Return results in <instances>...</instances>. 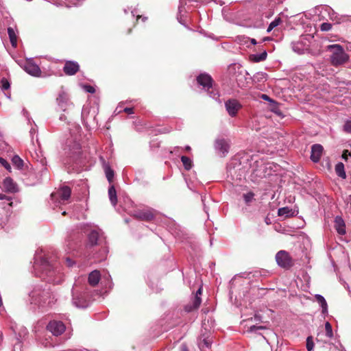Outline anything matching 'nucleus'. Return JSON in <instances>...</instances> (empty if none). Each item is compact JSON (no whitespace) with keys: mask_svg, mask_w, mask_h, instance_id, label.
I'll use <instances>...</instances> for the list:
<instances>
[{"mask_svg":"<svg viewBox=\"0 0 351 351\" xmlns=\"http://www.w3.org/2000/svg\"><path fill=\"white\" fill-rule=\"evenodd\" d=\"M34 263V269L38 271L40 277L47 282L59 284L63 280L64 275L60 267L51 265L47 259L41 256H36Z\"/></svg>","mask_w":351,"mask_h":351,"instance_id":"1","label":"nucleus"},{"mask_svg":"<svg viewBox=\"0 0 351 351\" xmlns=\"http://www.w3.org/2000/svg\"><path fill=\"white\" fill-rule=\"evenodd\" d=\"M327 49L331 52L330 59L333 66H340L348 61L349 56L346 53L341 45L337 44L330 45L328 46Z\"/></svg>","mask_w":351,"mask_h":351,"instance_id":"2","label":"nucleus"},{"mask_svg":"<svg viewBox=\"0 0 351 351\" xmlns=\"http://www.w3.org/2000/svg\"><path fill=\"white\" fill-rule=\"evenodd\" d=\"M32 302L40 305H51L54 302L55 297L48 289H35L30 293Z\"/></svg>","mask_w":351,"mask_h":351,"instance_id":"3","label":"nucleus"},{"mask_svg":"<svg viewBox=\"0 0 351 351\" xmlns=\"http://www.w3.org/2000/svg\"><path fill=\"white\" fill-rule=\"evenodd\" d=\"M197 82L199 85L202 86L204 89L208 92V95L213 99L217 100L219 94L217 90L213 88V79L210 75L207 73H202L197 77Z\"/></svg>","mask_w":351,"mask_h":351,"instance_id":"4","label":"nucleus"},{"mask_svg":"<svg viewBox=\"0 0 351 351\" xmlns=\"http://www.w3.org/2000/svg\"><path fill=\"white\" fill-rule=\"evenodd\" d=\"M71 194V189L69 186H62L57 192L51 195V200L54 202L55 206H58V204H63L67 202Z\"/></svg>","mask_w":351,"mask_h":351,"instance_id":"5","label":"nucleus"},{"mask_svg":"<svg viewBox=\"0 0 351 351\" xmlns=\"http://www.w3.org/2000/svg\"><path fill=\"white\" fill-rule=\"evenodd\" d=\"M56 103L59 109L63 112H66L71 106L73 103L70 100L69 94L62 88L56 98Z\"/></svg>","mask_w":351,"mask_h":351,"instance_id":"6","label":"nucleus"},{"mask_svg":"<svg viewBox=\"0 0 351 351\" xmlns=\"http://www.w3.org/2000/svg\"><path fill=\"white\" fill-rule=\"evenodd\" d=\"M276 261L278 266L285 269H289L293 265L289 254L285 250H280L276 254Z\"/></svg>","mask_w":351,"mask_h":351,"instance_id":"7","label":"nucleus"},{"mask_svg":"<svg viewBox=\"0 0 351 351\" xmlns=\"http://www.w3.org/2000/svg\"><path fill=\"white\" fill-rule=\"evenodd\" d=\"M226 110L231 117L237 116L238 112L241 109L242 105L241 103L235 99H230L225 101Z\"/></svg>","mask_w":351,"mask_h":351,"instance_id":"8","label":"nucleus"},{"mask_svg":"<svg viewBox=\"0 0 351 351\" xmlns=\"http://www.w3.org/2000/svg\"><path fill=\"white\" fill-rule=\"evenodd\" d=\"M215 148L220 156L224 157L229 152L230 143L224 138H218L215 141Z\"/></svg>","mask_w":351,"mask_h":351,"instance_id":"9","label":"nucleus"},{"mask_svg":"<svg viewBox=\"0 0 351 351\" xmlns=\"http://www.w3.org/2000/svg\"><path fill=\"white\" fill-rule=\"evenodd\" d=\"M80 145L77 141L70 139L66 141L64 151L69 157H74L75 154L80 153Z\"/></svg>","mask_w":351,"mask_h":351,"instance_id":"10","label":"nucleus"},{"mask_svg":"<svg viewBox=\"0 0 351 351\" xmlns=\"http://www.w3.org/2000/svg\"><path fill=\"white\" fill-rule=\"evenodd\" d=\"M47 328L53 335L58 336L64 332L66 327L62 322L53 320L48 324Z\"/></svg>","mask_w":351,"mask_h":351,"instance_id":"11","label":"nucleus"},{"mask_svg":"<svg viewBox=\"0 0 351 351\" xmlns=\"http://www.w3.org/2000/svg\"><path fill=\"white\" fill-rule=\"evenodd\" d=\"M101 239V232L100 230H92L88 234V243L87 245L93 247L94 245L99 244Z\"/></svg>","mask_w":351,"mask_h":351,"instance_id":"12","label":"nucleus"},{"mask_svg":"<svg viewBox=\"0 0 351 351\" xmlns=\"http://www.w3.org/2000/svg\"><path fill=\"white\" fill-rule=\"evenodd\" d=\"M324 148L320 144H314L311 147V159L314 162L319 161Z\"/></svg>","mask_w":351,"mask_h":351,"instance_id":"13","label":"nucleus"},{"mask_svg":"<svg viewBox=\"0 0 351 351\" xmlns=\"http://www.w3.org/2000/svg\"><path fill=\"white\" fill-rule=\"evenodd\" d=\"M80 66L77 62L74 61L66 62L63 71L68 75H73L75 74L79 70Z\"/></svg>","mask_w":351,"mask_h":351,"instance_id":"14","label":"nucleus"},{"mask_svg":"<svg viewBox=\"0 0 351 351\" xmlns=\"http://www.w3.org/2000/svg\"><path fill=\"white\" fill-rule=\"evenodd\" d=\"M24 69L27 73L34 77H38L41 74V71L39 66L31 61H29L25 64Z\"/></svg>","mask_w":351,"mask_h":351,"instance_id":"15","label":"nucleus"},{"mask_svg":"<svg viewBox=\"0 0 351 351\" xmlns=\"http://www.w3.org/2000/svg\"><path fill=\"white\" fill-rule=\"evenodd\" d=\"M72 302L73 305L77 308H86L88 305V303L86 301V300L81 295H77L75 290L73 291Z\"/></svg>","mask_w":351,"mask_h":351,"instance_id":"16","label":"nucleus"},{"mask_svg":"<svg viewBox=\"0 0 351 351\" xmlns=\"http://www.w3.org/2000/svg\"><path fill=\"white\" fill-rule=\"evenodd\" d=\"M334 223V228L337 233L340 235H344L346 233V224L342 217L337 216L335 218Z\"/></svg>","mask_w":351,"mask_h":351,"instance_id":"17","label":"nucleus"},{"mask_svg":"<svg viewBox=\"0 0 351 351\" xmlns=\"http://www.w3.org/2000/svg\"><path fill=\"white\" fill-rule=\"evenodd\" d=\"M3 185L6 191L10 193H16L18 191V186L16 182L10 178H5L3 180Z\"/></svg>","mask_w":351,"mask_h":351,"instance_id":"18","label":"nucleus"},{"mask_svg":"<svg viewBox=\"0 0 351 351\" xmlns=\"http://www.w3.org/2000/svg\"><path fill=\"white\" fill-rule=\"evenodd\" d=\"M241 68H240L239 65L235 64L230 65L228 68L230 74L232 75V77L234 78V80H235L237 82L238 85L239 86L241 85L239 82L240 79H239V77L243 76V74H242L241 71H239L238 74H237L236 70L237 69L239 70Z\"/></svg>","mask_w":351,"mask_h":351,"instance_id":"19","label":"nucleus"},{"mask_svg":"<svg viewBox=\"0 0 351 351\" xmlns=\"http://www.w3.org/2000/svg\"><path fill=\"white\" fill-rule=\"evenodd\" d=\"M101 278V275L99 271L94 270L90 273L88 278V281L90 285L95 287L96 286Z\"/></svg>","mask_w":351,"mask_h":351,"instance_id":"20","label":"nucleus"},{"mask_svg":"<svg viewBox=\"0 0 351 351\" xmlns=\"http://www.w3.org/2000/svg\"><path fill=\"white\" fill-rule=\"evenodd\" d=\"M315 297L317 302L319 304L320 306L322 307V313H326L328 312V304L325 298L322 295L319 294H316Z\"/></svg>","mask_w":351,"mask_h":351,"instance_id":"21","label":"nucleus"},{"mask_svg":"<svg viewBox=\"0 0 351 351\" xmlns=\"http://www.w3.org/2000/svg\"><path fill=\"white\" fill-rule=\"evenodd\" d=\"M8 34L9 36L10 41L13 47H16L17 45V36L12 27L8 28Z\"/></svg>","mask_w":351,"mask_h":351,"instance_id":"22","label":"nucleus"},{"mask_svg":"<svg viewBox=\"0 0 351 351\" xmlns=\"http://www.w3.org/2000/svg\"><path fill=\"white\" fill-rule=\"evenodd\" d=\"M108 196L111 204L114 206L117 202V192L114 185H111L108 189Z\"/></svg>","mask_w":351,"mask_h":351,"instance_id":"23","label":"nucleus"},{"mask_svg":"<svg viewBox=\"0 0 351 351\" xmlns=\"http://www.w3.org/2000/svg\"><path fill=\"white\" fill-rule=\"evenodd\" d=\"M137 217L142 220L150 221L154 218V215L149 210L141 211L137 214Z\"/></svg>","mask_w":351,"mask_h":351,"instance_id":"24","label":"nucleus"},{"mask_svg":"<svg viewBox=\"0 0 351 351\" xmlns=\"http://www.w3.org/2000/svg\"><path fill=\"white\" fill-rule=\"evenodd\" d=\"M335 171L338 176L343 179L346 178V174L344 170V165L342 162H339L336 165Z\"/></svg>","mask_w":351,"mask_h":351,"instance_id":"25","label":"nucleus"},{"mask_svg":"<svg viewBox=\"0 0 351 351\" xmlns=\"http://www.w3.org/2000/svg\"><path fill=\"white\" fill-rule=\"evenodd\" d=\"M267 53L265 51L261 53L254 54L251 56V59L255 62H259L267 58Z\"/></svg>","mask_w":351,"mask_h":351,"instance_id":"26","label":"nucleus"},{"mask_svg":"<svg viewBox=\"0 0 351 351\" xmlns=\"http://www.w3.org/2000/svg\"><path fill=\"white\" fill-rule=\"evenodd\" d=\"M181 161L183 163L184 167L186 170L189 171L192 168L193 161L189 157L182 156L181 157Z\"/></svg>","mask_w":351,"mask_h":351,"instance_id":"27","label":"nucleus"},{"mask_svg":"<svg viewBox=\"0 0 351 351\" xmlns=\"http://www.w3.org/2000/svg\"><path fill=\"white\" fill-rule=\"evenodd\" d=\"M278 215L280 217H287L291 216L293 215V212L292 210L288 207H283L278 209Z\"/></svg>","mask_w":351,"mask_h":351,"instance_id":"28","label":"nucleus"},{"mask_svg":"<svg viewBox=\"0 0 351 351\" xmlns=\"http://www.w3.org/2000/svg\"><path fill=\"white\" fill-rule=\"evenodd\" d=\"M293 50L298 54L304 53L305 49L301 43H292Z\"/></svg>","mask_w":351,"mask_h":351,"instance_id":"29","label":"nucleus"},{"mask_svg":"<svg viewBox=\"0 0 351 351\" xmlns=\"http://www.w3.org/2000/svg\"><path fill=\"white\" fill-rule=\"evenodd\" d=\"M12 162L18 169H21L23 167V160L18 155L12 157Z\"/></svg>","mask_w":351,"mask_h":351,"instance_id":"30","label":"nucleus"},{"mask_svg":"<svg viewBox=\"0 0 351 351\" xmlns=\"http://www.w3.org/2000/svg\"><path fill=\"white\" fill-rule=\"evenodd\" d=\"M186 3V0H180V5H179V7H178V12H179V14H180V16H178V19L179 21V22L182 24V25H184V23L183 22V19H182V12L184 11V5Z\"/></svg>","mask_w":351,"mask_h":351,"instance_id":"31","label":"nucleus"},{"mask_svg":"<svg viewBox=\"0 0 351 351\" xmlns=\"http://www.w3.org/2000/svg\"><path fill=\"white\" fill-rule=\"evenodd\" d=\"M210 345V341L206 339H204L198 343V346L202 351H204V348H209Z\"/></svg>","mask_w":351,"mask_h":351,"instance_id":"32","label":"nucleus"},{"mask_svg":"<svg viewBox=\"0 0 351 351\" xmlns=\"http://www.w3.org/2000/svg\"><path fill=\"white\" fill-rule=\"evenodd\" d=\"M105 173L109 182H112L114 178V171L109 167H105Z\"/></svg>","mask_w":351,"mask_h":351,"instance_id":"33","label":"nucleus"},{"mask_svg":"<svg viewBox=\"0 0 351 351\" xmlns=\"http://www.w3.org/2000/svg\"><path fill=\"white\" fill-rule=\"evenodd\" d=\"M281 22V19L280 18L275 19L267 27V32H271L274 27H277Z\"/></svg>","mask_w":351,"mask_h":351,"instance_id":"34","label":"nucleus"},{"mask_svg":"<svg viewBox=\"0 0 351 351\" xmlns=\"http://www.w3.org/2000/svg\"><path fill=\"white\" fill-rule=\"evenodd\" d=\"M326 335L328 337L332 338L333 337L332 328L331 324L327 322L325 324Z\"/></svg>","mask_w":351,"mask_h":351,"instance_id":"35","label":"nucleus"},{"mask_svg":"<svg viewBox=\"0 0 351 351\" xmlns=\"http://www.w3.org/2000/svg\"><path fill=\"white\" fill-rule=\"evenodd\" d=\"M254 79H256L258 81H265L267 80V74L263 72L256 73L254 75Z\"/></svg>","mask_w":351,"mask_h":351,"instance_id":"36","label":"nucleus"},{"mask_svg":"<svg viewBox=\"0 0 351 351\" xmlns=\"http://www.w3.org/2000/svg\"><path fill=\"white\" fill-rule=\"evenodd\" d=\"M261 98L263 99V100L265 101H269L271 105L274 107H276V105H277V102L276 101H274V99H272L271 98H270L266 94H262L261 95Z\"/></svg>","mask_w":351,"mask_h":351,"instance_id":"37","label":"nucleus"},{"mask_svg":"<svg viewBox=\"0 0 351 351\" xmlns=\"http://www.w3.org/2000/svg\"><path fill=\"white\" fill-rule=\"evenodd\" d=\"M343 130L348 134H351V119L346 120L343 126Z\"/></svg>","mask_w":351,"mask_h":351,"instance_id":"38","label":"nucleus"},{"mask_svg":"<svg viewBox=\"0 0 351 351\" xmlns=\"http://www.w3.org/2000/svg\"><path fill=\"white\" fill-rule=\"evenodd\" d=\"M254 194L252 192H249L243 195V199L246 204H249L254 199Z\"/></svg>","mask_w":351,"mask_h":351,"instance_id":"39","label":"nucleus"},{"mask_svg":"<svg viewBox=\"0 0 351 351\" xmlns=\"http://www.w3.org/2000/svg\"><path fill=\"white\" fill-rule=\"evenodd\" d=\"M314 348V343L312 337H308L306 339V349L311 351Z\"/></svg>","mask_w":351,"mask_h":351,"instance_id":"40","label":"nucleus"},{"mask_svg":"<svg viewBox=\"0 0 351 351\" xmlns=\"http://www.w3.org/2000/svg\"><path fill=\"white\" fill-rule=\"evenodd\" d=\"M0 164L3 166L8 171H11V166L8 162L3 158L0 157Z\"/></svg>","mask_w":351,"mask_h":351,"instance_id":"41","label":"nucleus"},{"mask_svg":"<svg viewBox=\"0 0 351 351\" xmlns=\"http://www.w3.org/2000/svg\"><path fill=\"white\" fill-rule=\"evenodd\" d=\"M13 351H23L22 343L19 339L14 345Z\"/></svg>","mask_w":351,"mask_h":351,"instance_id":"42","label":"nucleus"},{"mask_svg":"<svg viewBox=\"0 0 351 351\" xmlns=\"http://www.w3.org/2000/svg\"><path fill=\"white\" fill-rule=\"evenodd\" d=\"M263 329H265L264 326H257L253 325V326H250L247 331L250 332H256L258 330H263Z\"/></svg>","mask_w":351,"mask_h":351,"instance_id":"43","label":"nucleus"},{"mask_svg":"<svg viewBox=\"0 0 351 351\" xmlns=\"http://www.w3.org/2000/svg\"><path fill=\"white\" fill-rule=\"evenodd\" d=\"M1 88L3 90L8 89L10 86L9 82L5 78H3L1 80Z\"/></svg>","mask_w":351,"mask_h":351,"instance_id":"44","label":"nucleus"},{"mask_svg":"<svg viewBox=\"0 0 351 351\" xmlns=\"http://www.w3.org/2000/svg\"><path fill=\"white\" fill-rule=\"evenodd\" d=\"M82 88L87 93H94L95 92V88L90 85L84 84Z\"/></svg>","mask_w":351,"mask_h":351,"instance_id":"45","label":"nucleus"},{"mask_svg":"<svg viewBox=\"0 0 351 351\" xmlns=\"http://www.w3.org/2000/svg\"><path fill=\"white\" fill-rule=\"evenodd\" d=\"M186 150L187 152H189L191 151V148L189 145H186L184 148H182V147H175L173 148V151H171V153H173V152H180V150Z\"/></svg>","mask_w":351,"mask_h":351,"instance_id":"46","label":"nucleus"},{"mask_svg":"<svg viewBox=\"0 0 351 351\" xmlns=\"http://www.w3.org/2000/svg\"><path fill=\"white\" fill-rule=\"evenodd\" d=\"M201 302H202V300H201L200 297L198 295H195L194 302H193L194 308H198L201 304Z\"/></svg>","mask_w":351,"mask_h":351,"instance_id":"47","label":"nucleus"},{"mask_svg":"<svg viewBox=\"0 0 351 351\" xmlns=\"http://www.w3.org/2000/svg\"><path fill=\"white\" fill-rule=\"evenodd\" d=\"M332 25L328 23H324L321 25V29L322 31H328L331 29Z\"/></svg>","mask_w":351,"mask_h":351,"instance_id":"48","label":"nucleus"},{"mask_svg":"<svg viewBox=\"0 0 351 351\" xmlns=\"http://www.w3.org/2000/svg\"><path fill=\"white\" fill-rule=\"evenodd\" d=\"M104 280L106 282V286H108V287L111 289L112 281L110 276L109 275H108V276H104Z\"/></svg>","mask_w":351,"mask_h":351,"instance_id":"49","label":"nucleus"},{"mask_svg":"<svg viewBox=\"0 0 351 351\" xmlns=\"http://www.w3.org/2000/svg\"><path fill=\"white\" fill-rule=\"evenodd\" d=\"M271 169V164L267 163L266 165L261 166L260 169L258 170L257 171L258 172L261 171H264L265 170Z\"/></svg>","mask_w":351,"mask_h":351,"instance_id":"50","label":"nucleus"},{"mask_svg":"<svg viewBox=\"0 0 351 351\" xmlns=\"http://www.w3.org/2000/svg\"><path fill=\"white\" fill-rule=\"evenodd\" d=\"M351 156V153L348 150H344L342 154V158L347 160L348 157Z\"/></svg>","mask_w":351,"mask_h":351,"instance_id":"51","label":"nucleus"},{"mask_svg":"<svg viewBox=\"0 0 351 351\" xmlns=\"http://www.w3.org/2000/svg\"><path fill=\"white\" fill-rule=\"evenodd\" d=\"M65 262L68 267H72L74 265V261L70 258H66Z\"/></svg>","mask_w":351,"mask_h":351,"instance_id":"52","label":"nucleus"},{"mask_svg":"<svg viewBox=\"0 0 351 351\" xmlns=\"http://www.w3.org/2000/svg\"><path fill=\"white\" fill-rule=\"evenodd\" d=\"M180 351H189L186 344H182Z\"/></svg>","mask_w":351,"mask_h":351,"instance_id":"53","label":"nucleus"},{"mask_svg":"<svg viewBox=\"0 0 351 351\" xmlns=\"http://www.w3.org/2000/svg\"><path fill=\"white\" fill-rule=\"evenodd\" d=\"M73 5H77L79 3H80L82 0H69Z\"/></svg>","mask_w":351,"mask_h":351,"instance_id":"54","label":"nucleus"},{"mask_svg":"<svg viewBox=\"0 0 351 351\" xmlns=\"http://www.w3.org/2000/svg\"><path fill=\"white\" fill-rule=\"evenodd\" d=\"M124 112L128 113V114H132L133 113V109L131 108H125L124 109Z\"/></svg>","mask_w":351,"mask_h":351,"instance_id":"55","label":"nucleus"},{"mask_svg":"<svg viewBox=\"0 0 351 351\" xmlns=\"http://www.w3.org/2000/svg\"><path fill=\"white\" fill-rule=\"evenodd\" d=\"M0 199L1 200H3V199H9V198L7 197V196L4 194H2V193H0Z\"/></svg>","mask_w":351,"mask_h":351,"instance_id":"56","label":"nucleus"},{"mask_svg":"<svg viewBox=\"0 0 351 351\" xmlns=\"http://www.w3.org/2000/svg\"><path fill=\"white\" fill-rule=\"evenodd\" d=\"M60 119L61 121H65L66 119V117L64 114H62L60 116Z\"/></svg>","mask_w":351,"mask_h":351,"instance_id":"57","label":"nucleus"},{"mask_svg":"<svg viewBox=\"0 0 351 351\" xmlns=\"http://www.w3.org/2000/svg\"><path fill=\"white\" fill-rule=\"evenodd\" d=\"M201 294H202V289H201V288H199V289L197 291V292H196V295H198V296H199Z\"/></svg>","mask_w":351,"mask_h":351,"instance_id":"58","label":"nucleus"},{"mask_svg":"<svg viewBox=\"0 0 351 351\" xmlns=\"http://www.w3.org/2000/svg\"><path fill=\"white\" fill-rule=\"evenodd\" d=\"M250 43L252 44V45H256L257 43H256V39L254 38H251L250 39Z\"/></svg>","mask_w":351,"mask_h":351,"instance_id":"59","label":"nucleus"},{"mask_svg":"<svg viewBox=\"0 0 351 351\" xmlns=\"http://www.w3.org/2000/svg\"><path fill=\"white\" fill-rule=\"evenodd\" d=\"M271 173H264V174H259L258 176L259 177H266L267 176H269Z\"/></svg>","mask_w":351,"mask_h":351,"instance_id":"60","label":"nucleus"},{"mask_svg":"<svg viewBox=\"0 0 351 351\" xmlns=\"http://www.w3.org/2000/svg\"><path fill=\"white\" fill-rule=\"evenodd\" d=\"M349 145H350V147H351V143H350Z\"/></svg>","mask_w":351,"mask_h":351,"instance_id":"61","label":"nucleus"}]
</instances>
